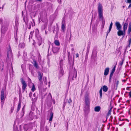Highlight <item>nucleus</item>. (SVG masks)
<instances>
[{
	"label": "nucleus",
	"instance_id": "59",
	"mask_svg": "<svg viewBox=\"0 0 131 131\" xmlns=\"http://www.w3.org/2000/svg\"><path fill=\"white\" fill-rule=\"evenodd\" d=\"M54 30L53 31V32H54Z\"/></svg>",
	"mask_w": 131,
	"mask_h": 131
},
{
	"label": "nucleus",
	"instance_id": "9",
	"mask_svg": "<svg viewBox=\"0 0 131 131\" xmlns=\"http://www.w3.org/2000/svg\"><path fill=\"white\" fill-rule=\"evenodd\" d=\"M118 30L117 34L118 36H125L126 32L125 31L123 30H121V29H120V30Z\"/></svg>",
	"mask_w": 131,
	"mask_h": 131
},
{
	"label": "nucleus",
	"instance_id": "43",
	"mask_svg": "<svg viewBox=\"0 0 131 131\" xmlns=\"http://www.w3.org/2000/svg\"><path fill=\"white\" fill-rule=\"evenodd\" d=\"M57 0L59 3L60 4L61 3V0Z\"/></svg>",
	"mask_w": 131,
	"mask_h": 131
},
{
	"label": "nucleus",
	"instance_id": "33",
	"mask_svg": "<svg viewBox=\"0 0 131 131\" xmlns=\"http://www.w3.org/2000/svg\"><path fill=\"white\" fill-rule=\"evenodd\" d=\"M124 61V60L123 59L122 61H120L119 63V65H120L121 66H122L123 63Z\"/></svg>",
	"mask_w": 131,
	"mask_h": 131
},
{
	"label": "nucleus",
	"instance_id": "48",
	"mask_svg": "<svg viewBox=\"0 0 131 131\" xmlns=\"http://www.w3.org/2000/svg\"><path fill=\"white\" fill-rule=\"evenodd\" d=\"M71 50L72 51H73L74 50V48H72L71 49Z\"/></svg>",
	"mask_w": 131,
	"mask_h": 131
},
{
	"label": "nucleus",
	"instance_id": "44",
	"mask_svg": "<svg viewBox=\"0 0 131 131\" xmlns=\"http://www.w3.org/2000/svg\"><path fill=\"white\" fill-rule=\"evenodd\" d=\"M130 4L129 5L128 7V8H129L131 7V3H130Z\"/></svg>",
	"mask_w": 131,
	"mask_h": 131
},
{
	"label": "nucleus",
	"instance_id": "24",
	"mask_svg": "<svg viewBox=\"0 0 131 131\" xmlns=\"http://www.w3.org/2000/svg\"><path fill=\"white\" fill-rule=\"evenodd\" d=\"M53 113L51 112L50 114V118L49 119V121H52L53 118Z\"/></svg>",
	"mask_w": 131,
	"mask_h": 131
},
{
	"label": "nucleus",
	"instance_id": "45",
	"mask_svg": "<svg viewBox=\"0 0 131 131\" xmlns=\"http://www.w3.org/2000/svg\"><path fill=\"white\" fill-rule=\"evenodd\" d=\"M2 68L1 69V70H2V71L3 70V64L2 65Z\"/></svg>",
	"mask_w": 131,
	"mask_h": 131
},
{
	"label": "nucleus",
	"instance_id": "41",
	"mask_svg": "<svg viewBox=\"0 0 131 131\" xmlns=\"http://www.w3.org/2000/svg\"><path fill=\"white\" fill-rule=\"evenodd\" d=\"M79 56V54L78 53H77L76 54V57L77 58Z\"/></svg>",
	"mask_w": 131,
	"mask_h": 131
},
{
	"label": "nucleus",
	"instance_id": "52",
	"mask_svg": "<svg viewBox=\"0 0 131 131\" xmlns=\"http://www.w3.org/2000/svg\"><path fill=\"white\" fill-rule=\"evenodd\" d=\"M53 103L54 104H55V102H54L53 100Z\"/></svg>",
	"mask_w": 131,
	"mask_h": 131
},
{
	"label": "nucleus",
	"instance_id": "54",
	"mask_svg": "<svg viewBox=\"0 0 131 131\" xmlns=\"http://www.w3.org/2000/svg\"><path fill=\"white\" fill-rule=\"evenodd\" d=\"M122 7H123V8H124L125 7V6H123Z\"/></svg>",
	"mask_w": 131,
	"mask_h": 131
},
{
	"label": "nucleus",
	"instance_id": "23",
	"mask_svg": "<svg viewBox=\"0 0 131 131\" xmlns=\"http://www.w3.org/2000/svg\"><path fill=\"white\" fill-rule=\"evenodd\" d=\"M21 102L19 101V103L18 105L17 109V111L18 112L19 110L20 107H21Z\"/></svg>",
	"mask_w": 131,
	"mask_h": 131
},
{
	"label": "nucleus",
	"instance_id": "25",
	"mask_svg": "<svg viewBox=\"0 0 131 131\" xmlns=\"http://www.w3.org/2000/svg\"><path fill=\"white\" fill-rule=\"evenodd\" d=\"M54 43L57 46H60V43L59 41L57 40H55L54 41Z\"/></svg>",
	"mask_w": 131,
	"mask_h": 131
},
{
	"label": "nucleus",
	"instance_id": "2",
	"mask_svg": "<svg viewBox=\"0 0 131 131\" xmlns=\"http://www.w3.org/2000/svg\"><path fill=\"white\" fill-rule=\"evenodd\" d=\"M98 10L99 17L102 21V24L103 25V27H104L105 23V20L104 19L103 15V8L102 5L99 3L98 7Z\"/></svg>",
	"mask_w": 131,
	"mask_h": 131
},
{
	"label": "nucleus",
	"instance_id": "10",
	"mask_svg": "<svg viewBox=\"0 0 131 131\" xmlns=\"http://www.w3.org/2000/svg\"><path fill=\"white\" fill-rule=\"evenodd\" d=\"M12 51L10 47L9 46V48L7 50V57L8 59L12 57Z\"/></svg>",
	"mask_w": 131,
	"mask_h": 131
},
{
	"label": "nucleus",
	"instance_id": "35",
	"mask_svg": "<svg viewBox=\"0 0 131 131\" xmlns=\"http://www.w3.org/2000/svg\"><path fill=\"white\" fill-rule=\"evenodd\" d=\"M90 48V46H89L87 47V51L89 52V49Z\"/></svg>",
	"mask_w": 131,
	"mask_h": 131
},
{
	"label": "nucleus",
	"instance_id": "5",
	"mask_svg": "<svg viewBox=\"0 0 131 131\" xmlns=\"http://www.w3.org/2000/svg\"><path fill=\"white\" fill-rule=\"evenodd\" d=\"M35 32L36 36L39 40L38 45L40 46L41 45V38L39 35V32L38 29H36L35 30Z\"/></svg>",
	"mask_w": 131,
	"mask_h": 131
},
{
	"label": "nucleus",
	"instance_id": "30",
	"mask_svg": "<svg viewBox=\"0 0 131 131\" xmlns=\"http://www.w3.org/2000/svg\"><path fill=\"white\" fill-rule=\"evenodd\" d=\"M34 32L33 31H31L30 33V35H29V39L30 38H31Z\"/></svg>",
	"mask_w": 131,
	"mask_h": 131
},
{
	"label": "nucleus",
	"instance_id": "12",
	"mask_svg": "<svg viewBox=\"0 0 131 131\" xmlns=\"http://www.w3.org/2000/svg\"><path fill=\"white\" fill-rule=\"evenodd\" d=\"M66 28V23L64 19H63L62 22L61 29L63 30H64Z\"/></svg>",
	"mask_w": 131,
	"mask_h": 131
},
{
	"label": "nucleus",
	"instance_id": "32",
	"mask_svg": "<svg viewBox=\"0 0 131 131\" xmlns=\"http://www.w3.org/2000/svg\"><path fill=\"white\" fill-rule=\"evenodd\" d=\"M35 86L34 85H33L32 86V88L31 89V90L32 92H34L35 91Z\"/></svg>",
	"mask_w": 131,
	"mask_h": 131
},
{
	"label": "nucleus",
	"instance_id": "7",
	"mask_svg": "<svg viewBox=\"0 0 131 131\" xmlns=\"http://www.w3.org/2000/svg\"><path fill=\"white\" fill-rule=\"evenodd\" d=\"M62 60H61L60 61V69L59 71V77L60 78L62 77L63 74V69L61 68L62 63Z\"/></svg>",
	"mask_w": 131,
	"mask_h": 131
},
{
	"label": "nucleus",
	"instance_id": "29",
	"mask_svg": "<svg viewBox=\"0 0 131 131\" xmlns=\"http://www.w3.org/2000/svg\"><path fill=\"white\" fill-rule=\"evenodd\" d=\"M115 68H116V66H114V67H113V68L112 69L111 73H112L113 74L114 73V72H115Z\"/></svg>",
	"mask_w": 131,
	"mask_h": 131
},
{
	"label": "nucleus",
	"instance_id": "51",
	"mask_svg": "<svg viewBox=\"0 0 131 131\" xmlns=\"http://www.w3.org/2000/svg\"><path fill=\"white\" fill-rule=\"evenodd\" d=\"M24 21H25L26 23L27 22H28V21H25V19H24Z\"/></svg>",
	"mask_w": 131,
	"mask_h": 131
},
{
	"label": "nucleus",
	"instance_id": "11",
	"mask_svg": "<svg viewBox=\"0 0 131 131\" xmlns=\"http://www.w3.org/2000/svg\"><path fill=\"white\" fill-rule=\"evenodd\" d=\"M115 25L116 27L117 30H120L122 28V26L120 23L117 21H116L115 23Z\"/></svg>",
	"mask_w": 131,
	"mask_h": 131
},
{
	"label": "nucleus",
	"instance_id": "18",
	"mask_svg": "<svg viewBox=\"0 0 131 131\" xmlns=\"http://www.w3.org/2000/svg\"><path fill=\"white\" fill-rule=\"evenodd\" d=\"M128 25V24L127 23H125L123 26V30L126 32V30L127 27Z\"/></svg>",
	"mask_w": 131,
	"mask_h": 131
},
{
	"label": "nucleus",
	"instance_id": "15",
	"mask_svg": "<svg viewBox=\"0 0 131 131\" xmlns=\"http://www.w3.org/2000/svg\"><path fill=\"white\" fill-rule=\"evenodd\" d=\"M109 68H107L105 69L104 71V75H107L109 72Z\"/></svg>",
	"mask_w": 131,
	"mask_h": 131
},
{
	"label": "nucleus",
	"instance_id": "50",
	"mask_svg": "<svg viewBox=\"0 0 131 131\" xmlns=\"http://www.w3.org/2000/svg\"><path fill=\"white\" fill-rule=\"evenodd\" d=\"M33 96H34V97H35V93H34V94H33Z\"/></svg>",
	"mask_w": 131,
	"mask_h": 131
},
{
	"label": "nucleus",
	"instance_id": "6",
	"mask_svg": "<svg viewBox=\"0 0 131 131\" xmlns=\"http://www.w3.org/2000/svg\"><path fill=\"white\" fill-rule=\"evenodd\" d=\"M72 102V100L70 97H69L68 99L66 100H65L64 102V104L63 105V107H64L67 105H70V103Z\"/></svg>",
	"mask_w": 131,
	"mask_h": 131
},
{
	"label": "nucleus",
	"instance_id": "47",
	"mask_svg": "<svg viewBox=\"0 0 131 131\" xmlns=\"http://www.w3.org/2000/svg\"><path fill=\"white\" fill-rule=\"evenodd\" d=\"M76 71V70H75ZM75 78H76L77 77V72L76 71L75 73Z\"/></svg>",
	"mask_w": 131,
	"mask_h": 131
},
{
	"label": "nucleus",
	"instance_id": "28",
	"mask_svg": "<svg viewBox=\"0 0 131 131\" xmlns=\"http://www.w3.org/2000/svg\"><path fill=\"white\" fill-rule=\"evenodd\" d=\"M100 94V97L101 98L102 96V88H101L100 90L99 91Z\"/></svg>",
	"mask_w": 131,
	"mask_h": 131
},
{
	"label": "nucleus",
	"instance_id": "17",
	"mask_svg": "<svg viewBox=\"0 0 131 131\" xmlns=\"http://www.w3.org/2000/svg\"><path fill=\"white\" fill-rule=\"evenodd\" d=\"M101 109V107L99 106L95 107L94 108V111L96 112H99Z\"/></svg>",
	"mask_w": 131,
	"mask_h": 131
},
{
	"label": "nucleus",
	"instance_id": "22",
	"mask_svg": "<svg viewBox=\"0 0 131 131\" xmlns=\"http://www.w3.org/2000/svg\"><path fill=\"white\" fill-rule=\"evenodd\" d=\"M45 119H42L41 122V125L42 126H43L44 125V124L45 123Z\"/></svg>",
	"mask_w": 131,
	"mask_h": 131
},
{
	"label": "nucleus",
	"instance_id": "58",
	"mask_svg": "<svg viewBox=\"0 0 131 131\" xmlns=\"http://www.w3.org/2000/svg\"><path fill=\"white\" fill-rule=\"evenodd\" d=\"M16 23H17V22H16Z\"/></svg>",
	"mask_w": 131,
	"mask_h": 131
},
{
	"label": "nucleus",
	"instance_id": "49",
	"mask_svg": "<svg viewBox=\"0 0 131 131\" xmlns=\"http://www.w3.org/2000/svg\"><path fill=\"white\" fill-rule=\"evenodd\" d=\"M37 0L38 1H40V2H41V1H42V0Z\"/></svg>",
	"mask_w": 131,
	"mask_h": 131
},
{
	"label": "nucleus",
	"instance_id": "57",
	"mask_svg": "<svg viewBox=\"0 0 131 131\" xmlns=\"http://www.w3.org/2000/svg\"><path fill=\"white\" fill-rule=\"evenodd\" d=\"M21 44H19V45L20 46V45Z\"/></svg>",
	"mask_w": 131,
	"mask_h": 131
},
{
	"label": "nucleus",
	"instance_id": "34",
	"mask_svg": "<svg viewBox=\"0 0 131 131\" xmlns=\"http://www.w3.org/2000/svg\"><path fill=\"white\" fill-rule=\"evenodd\" d=\"M129 47L130 46V44L131 43V38H130L129 40Z\"/></svg>",
	"mask_w": 131,
	"mask_h": 131
},
{
	"label": "nucleus",
	"instance_id": "14",
	"mask_svg": "<svg viewBox=\"0 0 131 131\" xmlns=\"http://www.w3.org/2000/svg\"><path fill=\"white\" fill-rule=\"evenodd\" d=\"M59 49V48L53 47L52 48V50L53 53H56L58 52Z\"/></svg>",
	"mask_w": 131,
	"mask_h": 131
},
{
	"label": "nucleus",
	"instance_id": "40",
	"mask_svg": "<svg viewBox=\"0 0 131 131\" xmlns=\"http://www.w3.org/2000/svg\"><path fill=\"white\" fill-rule=\"evenodd\" d=\"M45 83H46V84H47V80L46 79V77H45Z\"/></svg>",
	"mask_w": 131,
	"mask_h": 131
},
{
	"label": "nucleus",
	"instance_id": "37",
	"mask_svg": "<svg viewBox=\"0 0 131 131\" xmlns=\"http://www.w3.org/2000/svg\"><path fill=\"white\" fill-rule=\"evenodd\" d=\"M129 98H131V91L129 93Z\"/></svg>",
	"mask_w": 131,
	"mask_h": 131
},
{
	"label": "nucleus",
	"instance_id": "19",
	"mask_svg": "<svg viewBox=\"0 0 131 131\" xmlns=\"http://www.w3.org/2000/svg\"><path fill=\"white\" fill-rule=\"evenodd\" d=\"M38 78L39 79V81H40L42 79V75H41V73L40 72H38Z\"/></svg>",
	"mask_w": 131,
	"mask_h": 131
},
{
	"label": "nucleus",
	"instance_id": "27",
	"mask_svg": "<svg viewBox=\"0 0 131 131\" xmlns=\"http://www.w3.org/2000/svg\"><path fill=\"white\" fill-rule=\"evenodd\" d=\"M113 73H111L109 78V82L110 83L111 82L112 78L113 75Z\"/></svg>",
	"mask_w": 131,
	"mask_h": 131
},
{
	"label": "nucleus",
	"instance_id": "21",
	"mask_svg": "<svg viewBox=\"0 0 131 131\" xmlns=\"http://www.w3.org/2000/svg\"><path fill=\"white\" fill-rule=\"evenodd\" d=\"M103 90L104 92H106L107 91L108 88L106 86L104 85L103 87Z\"/></svg>",
	"mask_w": 131,
	"mask_h": 131
},
{
	"label": "nucleus",
	"instance_id": "31",
	"mask_svg": "<svg viewBox=\"0 0 131 131\" xmlns=\"http://www.w3.org/2000/svg\"><path fill=\"white\" fill-rule=\"evenodd\" d=\"M112 108H111L109 110L108 113L107 114V116H108L111 115L112 112Z\"/></svg>",
	"mask_w": 131,
	"mask_h": 131
},
{
	"label": "nucleus",
	"instance_id": "42",
	"mask_svg": "<svg viewBox=\"0 0 131 131\" xmlns=\"http://www.w3.org/2000/svg\"><path fill=\"white\" fill-rule=\"evenodd\" d=\"M15 40L16 41H17V36H15Z\"/></svg>",
	"mask_w": 131,
	"mask_h": 131
},
{
	"label": "nucleus",
	"instance_id": "4",
	"mask_svg": "<svg viewBox=\"0 0 131 131\" xmlns=\"http://www.w3.org/2000/svg\"><path fill=\"white\" fill-rule=\"evenodd\" d=\"M5 91V89H2L1 91V105L2 107L3 106L4 101H5L6 98V95L4 94V92Z\"/></svg>",
	"mask_w": 131,
	"mask_h": 131
},
{
	"label": "nucleus",
	"instance_id": "39",
	"mask_svg": "<svg viewBox=\"0 0 131 131\" xmlns=\"http://www.w3.org/2000/svg\"><path fill=\"white\" fill-rule=\"evenodd\" d=\"M127 2L129 3H131V0H127Z\"/></svg>",
	"mask_w": 131,
	"mask_h": 131
},
{
	"label": "nucleus",
	"instance_id": "20",
	"mask_svg": "<svg viewBox=\"0 0 131 131\" xmlns=\"http://www.w3.org/2000/svg\"><path fill=\"white\" fill-rule=\"evenodd\" d=\"M112 25H113V23H112V22H111V23L110 25L109 30L107 31V35L111 31V30L112 29Z\"/></svg>",
	"mask_w": 131,
	"mask_h": 131
},
{
	"label": "nucleus",
	"instance_id": "1",
	"mask_svg": "<svg viewBox=\"0 0 131 131\" xmlns=\"http://www.w3.org/2000/svg\"><path fill=\"white\" fill-rule=\"evenodd\" d=\"M90 103V98L89 95L86 94L85 96V104L84 108V111L86 113H88L89 111Z\"/></svg>",
	"mask_w": 131,
	"mask_h": 131
},
{
	"label": "nucleus",
	"instance_id": "3",
	"mask_svg": "<svg viewBox=\"0 0 131 131\" xmlns=\"http://www.w3.org/2000/svg\"><path fill=\"white\" fill-rule=\"evenodd\" d=\"M9 23L8 22L6 21L3 22L1 28V31L2 34H4L5 33L7 29V27Z\"/></svg>",
	"mask_w": 131,
	"mask_h": 131
},
{
	"label": "nucleus",
	"instance_id": "26",
	"mask_svg": "<svg viewBox=\"0 0 131 131\" xmlns=\"http://www.w3.org/2000/svg\"><path fill=\"white\" fill-rule=\"evenodd\" d=\"M131 31V23L129 24L128 29V34H129Z\"/></svg>",
	"mask_w": 131,
	"mask_h": 131
},
{
	"label": "nucleus",
	"instance_id": "36",
	"mask_svg": "<svg viewBox=\"0 0 131 131\" xmlns=\"http://www.w3.org/2000/svg\"><path fill=\"white\" fill-rule=\"evenodd\" d=\"M32 95V93L31 92L29 93V96L30 98H31Z\"/></svg>",
	"mask_w": 131,
	"mask_h": 131
},
{
	"label": "nucleus",
	"instance_id": "46",
	"mask_svg": "<svg viewBox=\"0 0 131 131\" xmlns=\"http://www.w3.org/2000/svg\"><path fill=\"white\" fill-rule=\"evenodd\" d=\"M49 95L50 96L51 98V99L52 98V96H51V95L50 93H49Z\"/></svg>",
	"mask_w": 131,
	"mask_h": 131
},
{
	"label": "nucleus",
	"instance_id": "8",
	"mask_svg": "<svg viewBox=\"0 0 131 131\" xmlns=\"http://www.w3.org/2000/svg\"><path fill=\"white\" fill-rule=\"evenodd\" d=\"M21 83L22 84V89L24 91L26 88L27 85L25 82L24 80L23 79L21 78Z\"/></svg>",
	"mask_w": 131,
	"mask_h": 131
},
{
	"label": "nucleus",
	"instance_id": "13",
	"mask_svg": "<svg viewBox=\"0 0 131 131\" xmlns=\"http://www.w3.org/2000/svg\"><path fill=\"white\" fill-rule=\"evenodd\" d=\"M114 86H116L117 88L119 83V81L116 79H115L113 81Z\"/></svg>",
	"mask_w": 131,
	"mask_h": 131
},
{
	"label": "nucleus",
	"instance_id": "56",
	"mask_svg": "<svg viewBox=\"0 0 131 131\" xmlns=\"http://www.w3.org/2000/svg\"><path fill=\"white\" fill-rule=\"evenodd\" d=\"M30 27H29V29H30Z\"/></svg>",
	"mask_w": 131,
	"mask_h": 131
},
{
	"label": "nucleus",
	"instance_id": "55",
	"mask_svg": "<svg viewBox=\"0 0 131 131\" xmlns=\"http://www.w3.org/2000/svg\"><path fill=\"white\" fill-rule=\"evenodd\" d=\"M74 77V75H73V78H73H73Z\"/></svg>",
	"mask_w": 131,
	"mask_h": 131
},
{
	"label": "nucleus",
	"instance_id": "53",
	"mask_svg": "<svg viewBox=\"0 0 131 131\" xmlns=\"http://www.w3.org/2000/svg\"><path fill=\"white\" fill-rule=\"evenodd\" d=\"M49 86L50 85V82H49Z\"/></svg>",
	"mask_w": 131,
	"mask_h": 131
},
{
	"label": "nucleus",
	"instance_id": "16",
	"mask_svg": "<svg viewBox=\"0 0 131 131\" xmlns=\"http://www.w3.org/2000/svg\"><path fill=\"white\" fill-rule=\"evenodd\" d=\"M32 63L35 67L37 69L39 68L38 65L35 60H33V63Z\"/></svg>",
	"mask_w": 131,
	"mask_h": 131
},
{
	"label": "nucleus",
	"instance_id": "38",
	"mask_svg": "<svg viewBox=\"0 0 131 131\" xmlns=\"http://www.w3.org/2000/svg\"><path fill=\"white\" fill-rule=\"evenodd\" d=\"M3 23V20L2 19H0V24H2Z\"/></svg>",
	"mask_w": 131,
	"mask_h": 131
}]
</instances>
